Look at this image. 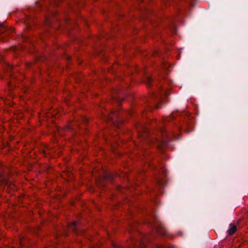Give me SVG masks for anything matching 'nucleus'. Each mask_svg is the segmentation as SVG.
Listing matches in <instances>:
<instances>
[{
	"mask_svg": "<svg viewBox=\"0 0 248 248\" xmlns=\"http://www.w3.org/2000/svg\"><path fill=\"white\" fill-rule=\"evenodd\" d=\"M158 79L155 80V79L153 78L152 77L150 76H146L144 79V82L146 85L147 87L149 88L151 86L156 84V82L158 81Z\"/></svg>",
	"mask_w": 248,
	"mask_h": 248,
	"instance_id": "f257e3e1",
	"label": "nucleus"
},
{
	"mask_svg": "<svg viewBox=\"0 0 248 248\" xmlns=\"http://www.w3.org/2000/svg\"><path fill=\"white\" fill-rule=\"evenodd\" d=\"M4 64L5 68L7 71V74L9 76L12 77L14 72V70H16V69H15V68L13 67V65H11L9 63L5 62Z\"/></svg>",
	"mask_w": 248,
	"mask_h": 248,
	"instance_id": "f03ea898",
	"label": "nucleus"
},
{
	"mask_svg": "<svg viewBox=\"0 0 248 248\" xmlns=\"http://www.w3.org/2000/svg\"><path fill=\"white\" fill-rule=\"evenodd\" d=\"M236 231V227L234 225L231 224L230 228L228 230V233L229 234H233Z\"/></svg>",
	"mask_w": 248,
	"mask_h": 248,
	"instance_id": "7ed1b4c3",
	"label": "nucleus"
},
{
	"mask_svg": "<svg viewBox=\"0 0 248 248\" xmlns=\"http://www.w3.org/2000/svg\"><path fill=\"white\" fill-rule=\"evenodd\" d=\"M6 30L7 28L3 24H0V33H3Z\"/></svg>",
	"mask_w": 248,
	"mask_h": 248,
	"instance_id": "20e7f679",
	"label": "nucleus"
},
{
	"mask_svg": "<svg viewBox=\"0 0 248 248\" xmlns=\"http://www.w3.org/2000/svg\"><path fill=\"white\" fill-rule=\"evenodd\" d=\"M2 61V56L0 54V62Z\"/></svg>",
	"mask_w": 248,
	"mask_h": 248,
	"instance_id": "39448f33",
	"label": "nucleus"
},
{
	"mask_svg": "<svg viewBox=\"0 0 248 248\" xmlns=\"http://www.w3.org/2000/svg\"><path fill=\"white\" fill-rule=\"evenodd\" d=\"M139 2H143V0H138Z\"/></svg>",
	"mask_w": 248,
	"mask_h": 248,
	"instance_id": "423d86ee",
	"label": "nucleus"
},
{
	"mask_svg": "<svg viewBox=\"0 0 248 248\" xmlns=\"http://www.w3.org/2000/svg\"><path fill=\"white\" fill-rule=\"evenodd\" d=\"M73 224H74V225H75L76 224V222H73Z\"/></svg>",
	"mask_w": 248,
	"mask_h": 248,
	"instance_id": "0eeeda50",
	"label": "nucleus"
},
{
	"mask_svg": "<svg viewBox=\"0 0 248 248\" xmlns=\"http://www.w3.org/2000/svg\"><path fill=\"white\" fill-rule=\"evenodd\" d=\"M8 84L10 86V83H8ZM9 88H11V87L9 86Z\"/></svg>",
	"mask_w": 248,
	"mask_h": 248,
	"instance_id": "6e6552de",
	"label": "nucleus"
}]
</instances>
